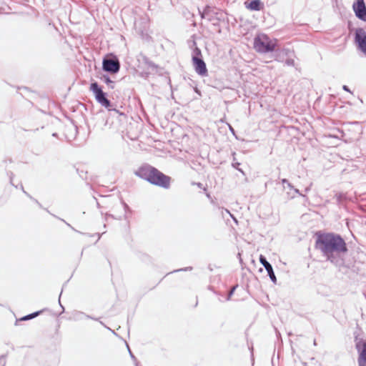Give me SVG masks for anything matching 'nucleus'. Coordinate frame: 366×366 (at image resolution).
<instances>
[{
  "instance_id": "nucleus-20",
  "label": "nucleus",
  "mask_w": 366,
  "mask_h": 366,
  "mask_svg": "<svg viewBox=\"0 0 366 366\" xmlns=\"http://www.w3.org/2000/svg\"><path fill=\"white\" fill-rule=\"evenodd\" d=\"M216 20H218L220 23H222V25L225 28H228L230 19L229 14L224 11L220 9Z\"/></svg>"
},
{
  "instance_id": "nucleus-45",
  "label": "nucleus",
  "mask_w": 366,
  "mask_h": 366,
  "mask_svg": "<svg viewBox=\"0 0 366 366\" xmlns=\"http://www.w3.org/2000/svg\"><path fill=\"white\" fill-rule=\"evenodd\" d=\"M6 354L1 355L0 356V363L1 362V361H2L3 360H4V359L6 358Z\"/></svg>"
},
{
  "instance_id": "nucleus-7",
  "label": "nucleus",
  "mask_w": 366,
  "mask_h": 366,
  "mask_svg": "<svg viewBox=\"0 0 366 366\" xmlns=\"http://www.w3.org/2000/svg\"><path fill=\"white\" fill-rule=\"evenodd\" d=\"M354 342L357 350L358 366H366V338L359 334H354Z\"/></svg>"
},
{
  "instance_id": "nucleus-53",
  "label": "nucleus",
  "mask_w": 366,
  "mask_h": 366,
  "mask_svg": "<svg viewBox=\"0 0 366 366\" xmlns=\"http://www.w3.org/2000/svg\"><path fill=\"white\" fill-rule=\"evenodd\" d=\"M269 183H270V184L272 183V182H271L270 180H269V181H267V182H265V184H264V187H265V188H267V187H268V184H269Z\"/></svg>"
},
{
  "instance_id": "nucleus-41",
  "label": "nucleus",
  "mask_w": 366,
  "mask_h": 366,
  "mask_svg": "<svg viewBox=\"0 0 366 366\" xmlns=\"http://www.w3.org/2000/svg\"><path fill=\"white\" fill-rule=\"evenodd\" d=\"M41 209H45L48 213H49L50 214H51L49 210L48 209H46V208H44L42 204L39 202L37 204H36Z\"/></svg>"
},
{
  "instance_id": "nucleus-39",
  "label": "nucleus",
  "mask_w": 366,
  "mask_h": 366,
  "mask_svg": "<svg viewBox=\"0 0 366 366\" xmlns=\"http://www.w3.org/2000/svg\"><path fill=\"white\" fill-rule=\"evenodd\" d=\"M286 64L288 66H293L295 64V61L292 59H288L286 61Z\"/></svg>"
},
{
  "instance_id": "nucleus-25",
  "label": "nucleus",
  "mask_w": 366,
  "mask_h": 366,
  "mask_svg": "<svg viewBox=\"0 0 366 366\" xmlns=\"http://www.w3.org/2000/svg\"><path fill=\"white\" fill-rule=\"evenodd\" d=\"M52 216H53V217H54L55 218H57L58 219H59V220H61V221L64 222V223H65V224H66L69 227H70L72 230H74V231H75V232H79V233H80V234H82V232H79V231H78V230L75 229H74V227H73L70 224H69L68 222H66L64 219H61V218H60V217H59L56 216L55 214H52ZM83 234H84V233H83ZM88 234L89 236H91V237L97 236V237H98V238H97V242H98V241L100 239L101 236H102V234H99V233H98V232H97V233H94V234H92V235H89V234Z\"/></svg>"
},
{
  "instance_id": "nucleus-14",
  "label": "nucleus",
  "mask_w": 366,
  "mask_h": 366,
  "mask_svg": "<svg viewBox=\"0 0 366 366\" xmlns=\"http://www.w3.org/2000/svg\"><path fill=\"white\" fill-rule=\"evenodd\" d=\"M137 60L139 63L142 62L146 66L148 71L154 72L155 69L159 68V64L154 63L148 56L142 53H140L137 57Z\"/></svg>"
},
{
  "instance_id": "nucleus-18",
  "label": "nucleus",
  "mask_w": 366,
  "mask_h": 366,
  "mask_svg": "<svg viewBox=\"0 0 366 366\" xmlns=\"http://www.w3.org/2000/svg\"><path fill=\"white\" fill-rule=\"evenodd\" d=\"M97 76L109 89H113L115 87L116 82L111 79L109 75L107 73L99 71Z\"/></svg>"
},
{
  "instance_id": "nucleus-50",
  "label": "nucleus",
  "mask_w": 366,
  "mask_h": 366,
  "mask_svg": "<svg viewBox=\"0 0 366 366\" xmlns=\"http://www.w3.org/2000/svg\"><path fill=\"white\" fill-rule=\"evenodd\" d=\"M71 277H73V274H71V277H69V279L65 282L62 286V288L64 289V287H65V285L67 284V282L69 281L70 279H71Z\"/></svg>"
},
{
  "instance_id": "nucleus-56",
  "label": "nucleus",
  "mask_w": 366,
  "mask_h": 366,
  "mask_svg": "<svg viewBox=\"0 0 366 366\" xmlns=\"http://www.w3.org/2000/svg\"><path fill=\"white\" fill-rule=\"evenodd\" d=\"M226 212L228 213L232 217H233V214L229 212L228 209H225Z\"/></svg>"
},
{
  "instance_id": "nucleus-37",
  "label": "nucleus",
  "mask_w": 366,
  "mask_h": 366,
  "mask_svg": "<svg viewBox=\"0 0 366 366\" xmlns=\"http://www.w3.org/2000/svg\"><path fill=\"white\" fill-rule=\"evenodd\" d=\"M62 292H63V288H61V292L59 294V305L61 307V308L62 309L61 312L64 313L65 312V307L62 305V304L61 303V301H60V297H61V295L62 294Z\"/></svg>"
},
{
  "instance_id": "nucleus-3",
  "label": "nucleus",
  "mask_w": 366,
  "mask_h": 366,
  "mask_svg": "<svg viewBox=\"0 0 366 366\" xmlns=\"http://www.w3.org/2000/svg\"><path fill=\"white\" fill-rule=\"evenodd\" d=\"M89 91L93 94L95 100L102 107L107 109L109 112H114L119 115H124L123 112L117 109V106L112 103L108 99V94L103 91V86L97 81H92L89 85Z\"/></svg>"
},
{
  "instance_id": "nucleus-55",
  "label": "nucleus",
  "mask_w": 366,
  "mask_h": 366,
  "mask_svg": "<svg viewBox=\"0 0 366 366\" xmlns=\"http://www.w3.org/2000/svg\"><path fill=\"white\" fill-rule=\"evenodd\" d=\"M71 110L72 112H75L76 111V108L74 107H71Z\"/></svg>"
},
{
  "instance_id": "nucleus-46",
  "label": "nucleus",
  "mask_w": 366,
  "mask_h": 366,
  "mask_svg": "<svg viewBox=\"0 0 366 366\" xmlns=\"http://www.w3.org/2000/svg\"><path fill=\"white\" fill-rule=\"evenodd\" d=\"M68 119H69V121L71 122V124H72L75 127H76V122H75L74 119H71V118H68Z\"/></svg>"
},
{
  "instance_id": "nucleus-51",
  "label": "nucleus",
  "mask_w": 366,
  "mask_h": 366,
  "mask_svg": "<svg viewBox=\"0 0 366 366\" xmlns=\"http://www.w3.org/2000/svg\"><path fill=\"white\" fill-rule=\"evenodd\" d=\"M7 161H9L10 163H11L13 161H12V159H4L3 160V163H6Z\"/></svg>"
},
{
  "instance_id": "nucleus-63",
  "label": "nucleus",
  "mask_w": 366,
  "mask_h": 366,
  "mask_svg": "<svg viewBox=\"0 0 366 366\" xmlns=\"http://www.w3.org/2000/svg\"><path fill=\"white\" fill-rule=\"evenodd\" d=\"M172 92V94H171V98L174 99V93H173L172 92Z\"/></svg>"
},
{
  "instance_id": "nucleus-32",
  "label": "nucleus",
  "mask_w": 366,
  "mask_h": 366,
  "mask_svg": "<svg viewBox=\"0 0 366 366\" xmlns=\"http://www.w3.org/2000/svg\"><path fill=\"white\" fill-rule=\"evenodd\" d=\"M238 284H237L236 285H234L232 289L231 290V291L229 292V295L225 297V300L226 301H229L232 298V297L233 296V295L234 294L235 292V290H237V288L238 287Z\"/></svg>"
},
{
  "instance_id": "nucleus-44",
  "label": "nucleus",
  "mask_w": 366,
  "mask_h": 366,
  "mask_svg": "<svg viewBox=\"0 0 366 366\" xmlns=\"http://www.w3.org/2000/svg\"><path fill=\"white\" fill-rule=\"evenodd\" d=\"M229 19H230L229 24H234V22L232 21V20L235 21V18L233 16H232V15H230V16L229 15Z\"/></svg>"
},
{
  "instance_id": "nucleus-64",
  "label": "nucleus",
  "mask_w": 366,
  "mask_h": 366,
  "mask_svg": "<svg viewBox=\"0 0 366 366\" xmlns=\"http://www.w3.org/2000/svg\"><path fill=\"white\" fill-rule=\"evenodd\" d=\"M308 191H310V188L309 187H306L305 188V192H307Z\"/></svg>"
},
{
  "instance_id": "nucleus-11",
  "label": "nucleus",
  "mask_w": 366,
  "mask_h": 366,
  "mask_svg": "<svg viewBox=\"0 0 366 366\" xmlns=\"http://www.w3.org/2000/svg\"><path fill=\"white\" fill-rule=\"evenodd\" d=\"M259 261L264 267V269H265V271L267 272V276L269 277L271 282L274 285H277V279L276 277L272 264L267 260V257L263 254L259 255Z\"/></svg>"
},
{
  "instance_id": "nucleus-17",
  "label": "nucleus",
  "mask_w": 366,
  "mask_h": 366,
  "mask_svg": "<svg viewBox=\"0 0 366 366\" xmlns=\"http://www.w3.org/2000/svg\"><path fill=\"white\" fill-rule=\"evenodd\" d=\"M264 3V1H244L245 8L251 11L263 10Z\"/></svg>"
},
{
  "instance_id": "nucleus-60",
  "label": "nucleus",
  "mask_w": 366,
  "mask_h": 366,
  "mask_svg": "<svg viewBox=\"0 0 366 366\" xmlns=\"http://www.w3.org/2000/svg\"><path fill=\"white\" fill-rule=\"evenodd\" d=\"M258 272L262 273L263 272V267H260L259 269H258Z\"/></svg>"
},
{
  "instance_id": "nucleus-22",
  "label": "nucleus",
  "mask_w": 366,
  "mask_h": 366,
  "mask_svg": "<svg viewBox=\"0 0 366 366\" xmlns=\"http://www.w3.org/2000/svg\"><path fill=\"white\" fill-rule=\"evenodd\" d=\"M184 79L187 82L188 85L192 88L194 93H196L199 97H202V92L197 86V83L191 79L190 77L184 76Z\"/></svg>"
},
{
  "instance_id": "nucleus-42",
  "label": "nucleus",
  "mask_w": 366,
  "mask_h": 366,
  "mask_svg": "<svg viewBox=\"0 0 366 366\" xmlns=\"http://www.w3.org/2000/svg\"><path fill=\"white\" fill-rule=\"evenodd\" d=\"M92 198L94 200H95L96 202V204H97V207L98 208H101V204H99V202L97 201V199L94 197V196H92Z\"/></svg>"
},
{
  "instance_id": "nucleus-21",
  "label": "nucleus",
  "mask_w": 366,
  "mask_h": 366,
  "mask_svg": "<svg viewBox=\"0 0 366 366\" xmlns=\"http://www.w3.org/2000/svg\"><path fill=\"white\" fill-rule=\"evenodd\" d=\"M231 155L232 157V162L231 163V166L232 167V168H234V169L237 170L243 176H244L245 177V181H247V177L246 173H245V172L242 168H240L241 163L237 161V158H236L237 153L235 152H232Z\"/></svg>"
},
{
  "instance_id": "nucleus-48",
  "label": "nucleus",
  "mask_w": 366,
  "mask_h": 366,
  "mask_svg": "<svg viewBox=\"0 0 366 366\" xmlns=\"http://www.w3.org/2000/svg\"><path fill=\"white\" fill-rule=\"evenodd\" d=\"M101 325H102L104 327H106L107 330H110L109 327H108L106 325H104V323L102 321H100L99 320H98Z\"/></svg>"
},
{
  "instance_id": "nucleus-26",
  "label": "nucleus",
  "mask_w": 366,
  "mask_h": 366,
  "mask_svg": "<svg viewBox=\"0 0 366 366\" xmlns=\"http://www.w3.org/2000/svg\"><path fill=\"white\" fill-rule=\"evenodd\" d=\"M125 344H126L128 352L129 354V356H130L131 359L134 361V366H137V365H139V362L137 359L136 356L132 352V350H131L128 343L127 342H125Z\"/></svg>"
},
{
  "instance_id": "nucleus-35",
  "label": "nucleus",
  "mask_w": 366,
  "mask_h": 366,
  "mask_svg": "<svg viewBox=\"0 0 366 366\" xmlns=\"http://www.w3.org/2000/svg\"><path fill=\"white\" fill-rule=\"evenodd\" d=\"M167 83L169 86L171 92H173V85L172 84L171 79L169 75L166 76Z\"/></svg>"
},
{
  "instance_id": "nucleus-19",
  "label": "nucleus",
  "mask_w": 366,
  "mask_h": 366,
  "mask_svg": "<svg viewBox=\"0 0 366 366\" xmlns=\"http://www.w3.org/2000/svg\"><path fill=\"white\" fill-rule=\"evenodd\" d=\"M47 310H49L48 308H44L40 310H37V311L33 312L30 314L26 315L20 317L19 319H16V322H15V325H18L19 321L31 320L38 317L39 315L42 314L44 311H47Z\"/></svg>"
},
{
  "instance_id": "nucleus-59",
  "label": "nucleus",
  "mask_w": 366,
  "mask_h": 366,
  "mask_svg": "<svg viewBox=\"0 0 366 366\" xmlns=\"http://www.w3.org/2000/svg\"><path fill=\"white\" fill-rule=\"evenodd\" d=\"M109 330H110V331H111V332H112L114 335H116V336H119V335H118V334H117V332H115L114 330H111V329H110Z\"/></svg>"
},
{
  "instance_id": "nucleus-61",
  "label": "nucleus",
  "mask_w": 366,
  "mask_h": 366,
  "mask_svg": "<svg viewBox=\"0 0 366 366\" xmlns=\"http://www.w3.org/2000/svg\"><path fill=\"white\" fill-rule=\"evenodd\" d=\"M206 196H207L208 198H210V193H209V192H206Z\"/></svg>"
},
{
  "instance_id": "nucleus-10",
  "label": "nucleus",
  "mask_w": 366,
  "mask_h": 366,
  "mask_svg": "<svg viewBox=\"0 0 366 366\" xmlns=\"http://www.w3.org/2000/svg\"><path fill=\"white\" fill-rule=\"evenodd\" d=\"M220 9L209 4H207L203 7V10L199 11L202 19H207L209 21L216 20Z\"/></svg>"
},
{
  "instance_id": "nucleus-62",
  "label": "nucleus",
  "mask_w": 366,
  "mask_h": 366,
  "mask_svg": "<svg viewBox=\"0 0 366 366\" xmlns=\"http://www.w3.org/2000/svg\"><path fill=\"white\" fill-rule=\"evenodd\" d=\"M313 345H314L315 346H316V345H317V341H316V340H315V339L313 340Z\"/></svg>"
},
{
  "instance_id": "nucleus-52",
  "label": "nucleus",
  "mask_w": 366,
  "mask_h": 366,
  "mask_svg": "<svg viewBox=\"0 0 366 366\" xmlns=\"http://www.w3.org/2000/svg\"><path fill=\"white\" fill-rule=\"evenodd\" d=\"M208 269L210 271V272H212L213 271V267H212V265L211 264H209L208 265Z\"/></svg>"
},
{
  "instance_id": "nucleus-33",
  "label": "nucleus",
  "mask_w": 366,
  "mask_h": 366,
  "mask_svg": "<svg viewBox=\"0 0 366 366\" xmlns=\"http://www.w3.org/2000/svg\"><path fill=\"white\" fill-rule=\"evenodd\" d=\"M6 174L9 177V182H10L11 185H12L13 187H14L15 188L17 189L18 188V185H15L13 183V179H14V174L12 172H11V171H8V172H6Z\"/></svg>"
},
{
  "instance_id": "nucleus-15",
  "label": "nucleus",
  "mask_w": 366,
  "mask_h": 366,
  "mask_svg": "<svg viewBox=\"0 0 366 366\" xmlns=\"http://www.w3.org/2000/svg\"><path fill=\"white\" fill-rule=\"evenodd\" d=\"M84 319H89L93 320H99L97 317H93L92 315H87L84 312L74 310L72 313V317L69 318V320H72L75 322L81 321Z\"/></svg>"
},
{
  "instance_id": "nucleus-40",
  "label": "nucleus",
  "mask_w": 366,
  "mask_h": 366,
  "mask_svg": "<svg viewBox=\"0 0 366 366\" xmlns=\"http://www.w3.org/2000/svg\"><path fill=\"white\" fill-rule=\"evenodd\" d=\"M342 89L345 91V92H349V93H352V91L350 90V87L347 86V85H343L342 86Z\"/></svg>"
},
{
  "instance_id": "nucleus-16",
  "label": "nucleus",
  "mask_w": 366,
  "mask_h": 366,
  "mask_svg": "<svg viewBox=\"0 0 366 366\" xmlns=\"http://www.w3.org/2000/svg\"><path fill=\"white\" fill-rule=\"evenodd\" d=\"M187 44L188 47L192 50V55H195L197 53H202V50L197 46L196 34H192L187 41Z\"/></svg>"
},
{
  "instance_id": "nucleus-43",
  "label": "nucleus",
  "mask_w": 366,
  "mask_h": 366,
  "mask_svg": "<svg viewBox=\"0 0 366 366\" xmlns=\"http://www.w3.org/2000/svg\"><path fill=\"white\" fill-rule=\"evenodd\" d=\"M23 193H24L26 197H28L30 199H33V197H32L30 194H29L26 191L24 190V191H23Z\"/></svg>"
},
{
  "instance_id": "nucleus-4",
  "label": "nucleus",
  "mask_w": 366,
  "mask_h": 366,
  "mask_svg": "<svg viewBox=\"0 0 366 366\" xmlns=\"http://www.w3.org/2000/svg\"><path fill=\"white\" fill-rule=\"evenodd\" d=\"M277 43V39L270 37L264 33L259 32L253 39V48L259 54H267L275 49Z\"/></svg>"
},
{
  "instance_id": "nucleus-12",
  "label": "nucleus",
  "mask_w": 366,
  "mask_h": 366,
  "mask_svg": "<svg viewBox=\"0 0 366 366\" xmlns=\"http://www.w3.org/2000/svg\"><path fill=\"white\" fill-rule=\"evenodd\" d=\"M352 10L355 16L362 21H366V4L365 1H353Z\"/></svg>"
},
{
  "instance_id": "nucleus-30",
  "label": "nucleus",
  "mask_w": 366,
  "mask_h": 366,
  "mask_svg": "<svg viewBox=\"0 0 366 366\" xmlns=\"http://www.w3.org/2000/svg\"><path fill=\"white\" fill-rule=\"evenodd\" d=\"M192 269H193V267L189 266V267H182L179 269H174L172 272H171V273H177V272H188V271H192ZM169 274H170V272H169ZM167 274H169V273H167Z\"/></svg>"
},
{
  "instance_id": "nucleus-6",
  "label": "nucleus",
  "mask_w": 366,
  "mask_h": 366,
  "mask_svg": "<svg viewBox=\"0 0 366 366\" xmlns=\"http://www.w3.org/2000/svg\"><path fill=\"white\" fill-rule=\"evenodd\" d=\"M121 64L118 56L113 54H107L102 58V72L117 74L119 72Z\"/></svg>"
},
{
  "instance_id": "nucleus-27",
  "label": "nucleus",
  "mask_w": 366,
  "mask_h": 366,
  "mask_svg": "<svg viewBox=\"0 0 366 366\" xmlns=\"http://www.w3.org/2000/svg\"><path fill=\"white\" fill-rule=\"evenodd\" d=\"M155 74H158L160 76H165L169 75V72L165 71L163 67H161L159 65V68L157 69H155L154 71Z\"/></svg>"
},
{
  "instance_id": "nucleus-2",
  "label": "nucleus",
  "mask_w": 366,
  "mask_h": 366,
  "mask_svg": "<svg viewBox=\"0 0 366 366\" xmlns=\"http://www.w3.org/2000/svg\"><path fill=\"white\" fill-rule=\"evenodd\" d=\"M133 173L152 185L164 189H169L171 187L172 177L149 163H142Z\"/></svg>"
},
{
  "instance_id": "nucleus-28",
  "label": "nucleus",
  "mask_w": 366,
  "mask_h": 366,
  "mask_svg": "<svg viewBox=\"0 0 366 366\" xmlns=\"http://www.w3.org/2000/svg\"><path fill=\"white\" fill-rule=\"evenodd\" d=\"M227 125L228 126V128H229V132L232 133V134L234 136V137L237 139V140H241V139L239 137V136L237 134V132L236 131L234 130V129L233 128V127L228 122H226ZM242 141H244V139H242Z\"/></svg>"
},
{
  "instance_id": "nucleus-9",
  "label": "nucleus",
  "mask_w": 366,
  "mask_h": 366,
  "mask_svg": "<svg viewBox=\"0 0 366 366\" xmlns=\"http://www.w3.org/2000/svg\"><path fill=\"white\" fill-rule=\"evenodd\" d=\"M191 61L194 70L199 76L202 77L208 76V69L202 53L192 55Z\"/></svg>"
},
{
  "instance_id": "nucleus-54",
  "label": "nucleus",
  "mask_w": 366,
  "mask_h": 366,
  "mask_svg": "<svg viewBox=\"0 0 366 366\" xmlns=\"http://www.w3.org/2000/svg\"><path fill=\"white\" fill-rule=\"evenodd\" d=\"M145 3H147L148 4V9H151V4H150V1H144Z\"/></svg>"
},
{
  "instance_id": "nucleus-5",
  "label": "nucleus",
  "mask_w": 366,
  "mask_h": 366,
  "mask_svg": "<svg viewBox=\"0 0 366 366\" xmlns=\"http://www.w3.org/2000/svg\"><path fill=\"white\" fill-rule=\"evenodd\" d=\"M3 3L4 4L0 6V14H21L34 16L36 17H37L39 14L34 7L28 6L25 4H20L19 8H16L14 5L11 6L10 4H6L4 1Z\"/></svg>"
},
{
  "instance_id": "nucleus-31",
  "label": "nucleus",
  "mask_w": 366,
  "mask_h": 366,
  "mask_svg": "<svg viewBox=\"0 0 366 366\" xmlns=\"http://www.w3.org/2000/svg\"><path fill=\"white\" fill-rule=\"evenodd\" d=\"M281 183L283 185L284 187H285V185L291 190L292 189H294V185L287 179H282Z\"/></svg>"
},
{
  "instance_id": "nucleus-57",
  "label": "nucleus",
  "mask_w": 366,
  "mask_h": 366,
  "mask_svg": "<svg viewBox=\"0 0 366 366\" xmlns=\"http://www.w3.org/2000/svg\"><path fill=\"white\" fill-rule=\"evenodd\" d=\"M34 202H35L36 204H37L39 202V201L35 199L34 197H33V199H31Z\"/></svg>"
},
{
  "instance_id": "nucleus-24",
  "label": "nucleus",
  "mask_w": 366,
  "mask_h": 366,
  "mask_svg": "<svg viewBox=\"0 0 366 366\" xmlns=\"http://www.w3.org/2000/svg\"><path fill=\"white\" fill-rule=\"evenodd\" d=\"M138 68L139 69L135 71L136 75L143 79L147 80L151 75V71L144 70L140 65L138 66Z\"/></svg>"
},
{
  "instance_id": "nucleus-34",
  "label": "nucleus",
  "mask_w": 366,
  "mask_h": 366,
  "mask_svg": "<svg viewBox=\"0 0 366 366\" xmlns=\"http://www.w3.org/2000/svg\"><path fill=\"white\" fill-rule=\"evenodd\" d=\"M192 186H197L198 188L203 189L204 192H207V187L204 186V184L200 182H191Z\"/></svg>"
},
{
  "instance_id": "nucleus-38",
  "label": "nucleus",
  "mask_w": 366,
  "mask_h": 366,
  "mask_svg": "<svg viewBox=\"0 0 366 366\" xmlns=\"http://www.w3.org/2000/svg\"><path fill=\"white\" fill-rule=\"evenodd\" d=\"M17 89H23V90H25V91H28L29 92H34V91H32L29 87L28 86H17Z\"/></svg>"
},
{
  "instance_id": "nucleus-13",
  "label": "nucleus",
  "mask_w": 366,
  "mask_h": 366,
  "mask_svg": "<svg viewBox=\"0 0 366 366\" xmlns=\"http://www.w3.org/2000/svg\"><path fill=\"white\" fill-rule=\"evenodd\" d=\"M290 50L289 49H280L277 45L275 46V49H274L273 51H271L269 54L276 61L282 62L285 61L286 58H288L290 56Z\"/></svg>"
},
{
  "instance_id": "nucleus-47",
  "label": "nucleus",
  "mask_w": 366,
  "mask_h": 366,
  "mask_svg": "<svg viewBox=\"0 0 366 366\" xmlns=\"http://www.w3.org/2000/svg\"><path fill=\"white\" fill-rule=\"evenodd\" d=\"M21 189L22 190V192L24 190V188L23 187V184L21 183L19 184H18V188L17 189Z\"/></svg>"
},
{
  "instance_id": "nucleus-49",
  "label": "nucleus",
  "mask_w": 366,
  "mask_h": 366,
  "mask_svg": "<svg viewBox=\"0 0 366 366\" xmlns=\"http://www.w3.org/2000/svg\"><path fill=\"white\" fill-rule=\"evenodd\" d=\"M71 277H73V274H71V277H69V279L65 282L62 286V288L64 289V287H65V285L67 284V282L69 281L70 279H71Z\"/></svg>"
},
{
  "instance_id": "nucleus-29",
  "label": "nucleus",
  "mask_w": 366,
  "mask_h": 366,
  "mask_svg": "<svg viewBox=\"0 0 366 366\" xmlns=\"http://www.w3.org/2000/svg\"><path fill=\"white\" fill-rule=\"evenodd\" d=\"M211 22H212V26L217 28V31L220 34L222 32V28L224 27L222 25V23H220L218 20H213Z\"/></svg>"
},
{
  "instance_id": "nucleus-8",
  "label": "nucleus",
  "mask_w": 366,
  "mask_h": 366,
  "mask_svg": "<svg viewBox=\"0 0 366 366\" xmlns=\"http://www.w3.org/2000/svg\"><path fill=\"white\" fill-rule=\"evenodd\" d=\"M353 43L356 49L366 57V31L362 27L355 29L353 35Z\"/></svg>"
},
{
  "instance_id": "nucleus-36",
  "label": "nucleus",
  "mask_w": 366,
  "mask_h": 366,
  "mask_svg": "<svg viewBox=\"0 0 366 366\" xmlns=\"http://www.w3.org/2000/svg\"><path fill=\"white\" fill-rule=\"evenodd\" d=\"M291 190H293V191H294V192H295V194H298L299 196H301V197H304V198H305V199H307V197L306 195H303V194L301 193V192L300 191V189H298L297 188H295V187H294V189H292Z\"/></svg>"
},
{
  "instance_id": "nucleus-58",
  "label": "nucleus",
  "mask_w": 366,
  "mask_h": 366,
  "mask_svg": "<svg viewBox=\"0 0 366 366\" xmlns=\"http://www.w3.org/2000/svg\"><path fill=\"white\" fill-rule=\"evenodd\" d=\"M52 137H58V133H56V132H54V133L52 134Z\"/></svg>"
},
{
  "instance_id": "nucleus-1",
  "label": "nucleus",
  "mask_w": 366,
  "mask_h": 366,
  "mask_svg": "<svg viewBox=\"0 0 366 366\" xmlns=\"http://www.w3.org/2000/svg\"><path fill=\"white\" fill-rule=\"evenodd\" d=\"M315 248L335 267H345L349 248L344 237L334 232L318 231L314 235Z\"/></svg>"
},
{
  "instance_id": "nucleus-23",
  "label": "nucleus",
  "mask_w": 366,
  "mask_h": 366,
  "mask_svg": "<svg viewBox=\"0 0 366 366\" xmlns=\"http://www.w3.org/2000/svg\"><path fill=\"white\" fill-rule=\"evenodd\" d=\"M333 199H335L336 204L341 207L347 199V194L343 192H337L335 193Z\"/></svg>"
}]
</instances>
